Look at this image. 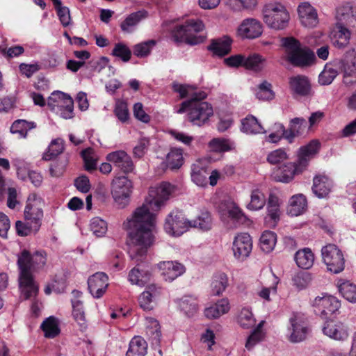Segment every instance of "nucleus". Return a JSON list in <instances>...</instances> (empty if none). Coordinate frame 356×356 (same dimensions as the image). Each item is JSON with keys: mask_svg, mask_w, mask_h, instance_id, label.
I'll list each match as a JSON object with an SVG mask.
<instances>
[{"mask_svg": "<svg viewBox=\"0 0 356 356\" xmlns=\"http://www.w3.org/2000/svg\"><path fill=\"white\" fill-rule=\"evenodd\" d=\"M320 148L318 140H313L307 145L301 147L298 153V159L293 163H287L275 169L273 177L277 181L289 183L297 175L303 172L310 160L317 154Z\"/></svg>", "mask_w": 356, "mask_h": 356, "instance_id": "f03ea898", "label": "nucleus"}, {"mask_svg": "<svg viewBox=\"0 0 356 356\" xmlns=\"http://www.w3.org/2000/svg\"><path fill=\"white\" fill-rule=\"evenodd\" d=\"M237 323L243 329L253 327L256 323V319L251 309L243 307L236 317Z\"/></svg>", "mask_w": 356, "mask_h": 356, "instance_id": "ea45409f", "label": "nucleus"}, {"mask_svg": "<svg viewBox=\"0 0 356 356\" xmlns=\"http://www.w3.org/2000/svg\"><path fill=\"white\" fill-rule=\"evenodd\" d=\"M81 156L85 163L86 170L92 171L96 168L97 161L94 158V151L92 148H87L81 152Z\"/></svg>", "mask_w": 356, "mask_h": 356, "instance_id": "680f3d73", "label": "nucleus"}, {"mask_svg": "<svg viewBox=\"0 0 356 356\" xmlns=\"http://www.w3.org/2000/svg\"><path fill=\"white\" fill-rule=\"evenodd\" d=\"M270 84L266 81L259 86L256 97L260 100H270L274 97V93L270 88Z\"/></svg>", "mask_w": 356, "mask_h": 356, "instance_id": "e2e57ef3", "label": "nucleus"}, {"mask_svg": "<svg viewBox=\"0 0 356 356\" xmlns=\"http://www.w3.org/2000/svg\"><path fill=\"white\" fill-rule=\"evenodd\" d=\"M340 65L343 74V83L346 86L355 83L356 82V47L346 52Z\"/></svg>", "mask_w": 356, "mask_h": 356, "instance_id": "4468645a", "label": "nucleus"}, {"mask_svg": "<svg viewBox=\"0 0 356 356\" xmlns=\"http://www.w3.org/2000/svg\"><path fill=\"white\" fill-rule=\"evenodd\" d=\"M336 19L339 23L352 24L356 27V5L350 1L339 4L336 8Z\"/></svg>", "mask_w": 356, "mask_h": 356, "instance_id": "4be33fe9", "label": "nucleus"}, {"mask_svg": "<svg viewBox=\"0 0 356 356\" xmlns=\"http://www.w3.org/2000/svg\"><path fill=\"white\" fill-rule=\"evenodd\" d=\"M151 273L148 270H140L137 267L132 268L128 275V280L131 284L139 286H145L149 280Z\"/></svg>", "mask_w": 356, "mask_h": 356, "instance_id": "c9c22d12", "label": "nucleus"}, {"mask_svg": "<svg viewBox=\"0 0 356 356\" xmlns=\"http://www.w3.org/2000/svg\"><path fill=\"white\" fill-rule=\"evenodd\" d=\"M228 277L224 273H218L213 277L211 292L213 296L221 295L228 286Z\"/></svg>", "mask_w": 356, "mask_h": 356, "instance_id": "e433bc0d", "label": "nucleus"}, {"mask_svg": "<svg viewBox=\"0 0 356 356\" xmlns=\"http://www.w3.org/2000/svg\"><path fill=\"white\" fill-rule=\"evenodd\" d=\"M338 67L333 63H327L320 74L318 81L321 85L330 84L338 75Z\"/></svg>", "mask_w": 356, "mask_h": 356, "instance_id": "a18cd8bd", "label": "nucleus"}, {"mask_svg": "<svg viewBox=\"0 0 356 356\" xmlns=\"http://www.w3.org/2000/svg\"><path fill=\"white\" fill-rule=\"evenodd\" d=\"M156 44L155 40H148L135 44L133 47L134 54L138 58H145L148 56L152 49Z\"/></svg>", "mask_w": 356, "mask_h": 356, "instance_id": "49530a36", "label": "nucleus"}, {"mask_svg": "<svg viewBox=\"0 0 356 356\" xmlns=\"http://www.w3.org/2000/svg\"><path fill=\"white\" fill-rule=\"evenodd\" d=\"M291 327L289 340L293 343L300 342L306 339L308 333V323L304 314L294 313L289 319Z\"/></svg>", "mask_w": 356, "mask_h": 356, "instance_id": "ddd939ff", "label": "nucleus"}, {"mask_svg": "<svg viewBox=\"0 0 356 356\" xmlns=\"http://www.w3.org/2000/svg\"><path fill=\"white\" fill-rule=\"evenodd\" d=\"M297 10L300 24L303 26L314 28L318 25L319 21L317 10L310 3H300Z\"/></svg>", "mask_w": 356, "mask_h": 356, "instance_id": "f3484780", "label": "nucleus"}, {"mask_svg": "<svg viewBox=\"0 0 356 356\" xmlns=\"http://www.w3.org/2000/svg\"><path fill=\"white\" fill-rule=\"evenodd\" d=\"M312 275L308 272H298L292 277L293 286L298 291L305 289L312 282Z\"/></svg>", "mask_w": 356, "mask_h": 356, "instance_id": "8fccbe9b", "label": "nucleus"}, {"mask_svg": "<svg viewBox=\"0 0 356 356\" xmlns=\"http://www.w3.org/2000/svg\"><path fill=\"white\" fill-rule=\"evenodd\" d=\"M289 85L291 89L296 94L301 96L308 95L311 90V86L308 79L302 75L293 76L290 79Z\"/></svg>", "mask_w": 356, "mask_h": 356, "instance_id": "c85d7f7f", "label": "nucleus"}, {"mask_svg": "<svg viewBox=\"0 0 356 356\" xmlns=\"http://www.w3.org/2000/svg\"><path fill=\"white\" fill-rule=\"evenodd\" d=\"M133 191V183L125 175H116L111 183L112 197L120 207L124 208L129 201Z\"/></svg>", "mask_w": 356, "mask_h": 356, "instance_id": "1a4fd4ad", "label": "nucleus"}, {"mask_svg": "<svg viewBox=\"0 0 356 356\" xmlns=\"http://www.w3.org/2000/svg\"><path fill=\"white\" fill-rule=\"evenodd\" d=\"M350 35V30L343 24L337 22L331 33L330 38L335 47L343 49L349 44Z\"/></svg>", "mask_w": 356, "mask_h": 356, "instance_id": "b1692460", "label": "nucleus"}, {"mask_svg": "<svg viewBox=\"0 0 356 356\" xmlns=\"http://www.w3.org/2000/svg\"><path fill=\"white\" fill-rule=\"evenodd\" d=\"M241 130L247 134H259L266 132L258 120L251 115L241 120Z\"/></svg>", "mask_w": 356, "mask_h": 356, "instance_id": "2f4dec72", "label": "nucleus"}, {"mask_svg": "<svg viewBox=\"0 0 356 356\" xmlns=\"http://www.w3.org/2000/svg\"><path fill=\"white\" fill-rule=\"evenodd\" d=\"M157 266L161 270V275L163 279L170 282L182 275L186 271L185 266L175 261H161Z\"/></svg>", "mask_w": 356, "mask_h": 356, "instance_id": "aec40b11", "label": "nucleus"}, {"mask_svg": "<svg viewBox=\"0 0 356 356\" xmlns=\"http://www.w3.org/2000/svg\"><path fill=\"white\" fill-rule=\"evenodd\" d=\"M322 330L325 335L336 341H343L349 336L348 327L340 321H327Z\"/></svg>", "mask_w": 356, "mask_h": 356, "instance_id": "6ab92c4d", "label": "nucleus"}, {"mask_svg": "<svg viewBox=\"0 0 356 356\" xmlns=\"http://www.w3.org/2000/svg\"><path fill=\"white\" fill-rule=\"evenodd\" d=\"M114 113L118 120L122 123L127 122L129 118L127 105L124 102L118 103L115 106Z\"/></svg>", "mask_w": 356, "mask_h": 356, "instance_id": "774afa93", "label": "nucleus"}, {"mask_svg": "<svg viewBox=\"0 0 356 356\" xmlns=\"http://www.w3.org/2000/svg\"><path fill=\"white\" fill-rule=\"evenodd\" d=\"M167 162L171 169L180 168L183 164V152L181 148H172L167 155Z\"/></svg>", "mask_w": 356, "mask_h": 356, "instance_id": "3c124183", "label": "nucleus"}, {"mask_svg": "<svg viewBox=\"0 0 356 356\" xmlns=\"http://www.w3.org/2000/svg\"><path fill=\"white\" fill-rule=\"evenodd\" d=\"M111 55L120 58L123 62H128L131 58V51L125 44L118 42L115 44Z\"/></svg>", "mask_w": 356, "mask_h": 356, "instance_id": "bf43d9fd", "label": "nucleus"}, {"mask_svg": "<svg viewBox=\"0 0 356 356\" xmlns=\"http://www.w3.org/2000/svg\"><path fill=\"white\" fill-rule=\"evenodd\" d=\"M295 261L298 267L303 269L310 268L314 262V254L309 248H304L296 252Z\"/></svg>", "mask_w": 356, "mask_h": 356, "instance_id": "7c9ffc66", "label": "nucleus"}, {"mask_svg": "<svg viewBox=\"0 0 356 356\" xmlns=\"http://www.w3.org/2000/svg\"><path fill=\"white\" fill-rule=\"evenodd\" d=\"M331 180L325 175H317L314 178L312 191L319 198L325 197L332 188Z\"/></svg>", "mask_w": 356, "mask_h": 356, "instance_id": "bb28decb", "label": "nucleus"}, {"mask_svg": "<svg viewBox=\"0 0 356 356\" xmlns=\"http://www.w3.org/2000/svg\"><path fill=\"white\" fill-rule=\"evenodd\" d=\"M90 229L97 237L103 236L107 231V223L99 217L93 218L90 221Z\"/></svg>", "mask_w": 356, "mask_h": 356, "instance_id": "052dcab7", "label": "nucleus"}, {"mask_svg": "<svg viewBox=\"0 0 356 356\" xmlns=\"http://www.w3.org/2000/svg\"><path fill=\"white\" fill-rule=\"evenodd\" d=\"M147 349L146 341L140 336H135L129 343L126 356H145Z\"/></svg>", "mask_w": 356, "mask_h": 356, "instance_id": "473e14b6", "label": "nucleus"}, {"mask_svg": "<svg viewBox=\"0 0 356 356\" xmlns=\"http://www.w3.org/2000/svg\"><path fill=\"white\" fill-rule=\"evenodd\" d=\"M311 304L315 313L323 319L330 318L341 307V302L336 297L326 293H323L321 296H316Z\"/></svg>", "mask_w": 356, "mask_h": 356, "instance_id": "9d476101", "label": "nucleus"}, {"mask_svg": "<svg viewBox=\"0 0 356 356\" xmlns=\"http://www.w3.org/2000/svg\"><path fill=\"white\" fill-rule=\"evenodd\" d=\"M281 41L286 59L293 66L306 67L315 63V54L309 48L302 47L295 38H283Z\"/></svg>", "mask_w": 356, "mask_h": 356, "instance_id": "20e7f679", "label": "nucleus"}, {"mask_svg": "<svg viewBox=\"0 0 356 356\" xmlns=\"http://www.w3.org/2000/svg\"><path fill=\"white\" fill-rule=\"evenodd\" d=\"M72 315L74 320L79 325L81 330H85L87 327V324L83 302H74V306H72Z\"/></svg>", "mask_w": 356, "mask_h": 356, "instance_id": "6e6d98bb", "label": "nucleus"}, {"mask_svg": "<svg viewBox=\"0 0 356 356\" xmlns=\"http://www.w3.org/2000/svg\"><path fill=\"white\" fill-rule=\"evenodd\" d=\"M263 20L271 29H284L289 24L290 15L286 8L279 2H271L264 6Z\"/></svg>", "mask_w": 356, "mask_h": 356, "instance_id": "423d86ee", "label": "nucleus"}, {"mask_svg": "<svg viewBox=\"0 0 356 356\" xmlns=\"http://www.w3.org/2000/svg\"><path fill=\"white\" fill-rule=\"evenodd\" d=\"M172 89L179 94L181 99L188 97V99H192L198 93V91H196L194 87L177 83H172Z\"/></svg>", "mask_w": 356, "mask_h": 356, "instance_id": "4d7b16f0", "label": "nucleus"}, {"mask_svg": "<svg viewBox=\"0 0 356 356\" xmlns=\"http://www.w3.org/2000/svg\"><path fill=\"white\" fill-rule=\"evenodd\" d=\"M148 246H129L128 254L132 260L142 261L147 253Z\"/></svg>", "mask_w": 356, "mask_h": 356, "instance_id": "0e129e2a", "label": "nucleus"}, {"mask_svg": "<svg viewBox=\"0 0 356 356\" xmlns=\"http://www.w3.org/2000/svg\"><path fill=\"white\" fill-rule=\"evenodd\" d=\"M207 97L204 91L198 93L192 99H188L181 104L178 113L187 112V118L193 125L202 127L207 124L209 118L213 115L212 106L202 100Z\"/></svg>", "mask_w": 356, "mask_h": 356, "instance_id": "7ed1b4c3", "label": "nucleus"}, {"mask_svg": "<svg viewBox=\"0 0 356 356\" xmlns=\"http://www.w3.org/2000/svg\"><path fill=\"white\" fill-rule=\"evenodd\" d=\"M229 303L227 299H221L215 305L204 309V315L207 318H218L222 315L227 313L229 310Z\"/></svg>", "mask_w": 356, "mask_h": 356, "instance_id": "c756f323", "label": "nucleus"}, {"mask_svg": "<svg viewBox=\"0 0 356 356\" xmlns=\"http://www.w3.org/2000/svg\"><path fill=\"white\" fill-rule=\"evenodd\" d=\"M191 222L190 227L198 228L202 231L211 229L213 225L211 215L207 211H202L195 220Z\"/></svg>", "mask_w": 356, "mask_h": 356, "instance_id": "79ce46f5", "label": "nucleus"}, {"mask_svg": "<svg viewBox=\"0 0 356 356\" xmlns=\"http://www.w3.org/2000/svg\"><path fill=\"white\" fill-rule=\"evenodd\" d=\"M338 289L341 296L352 303L356 302V285L349 281L338 282Z\"/></svg>", "mask_w": 356, "mask_h": 356, "instance_id": "c03bdc74", "label": "nucleus"}, {"mask_svg": "<svg viewBox=\"0 0 356 356\" xmlns=\"http://www.w3.org/2000/svg\"><path fill=\"white\" fill-rule=\"evenodd\" d=\"M190 223L191 222L187 220L181 212L172 211L165 218L164 229L170 236H179L188 230Z\"/></svg>", "mask_w": 356, "mask_h": 356, "instance_id": "f8f14e48", "label": "nucleus"}, {"mask_svg": "<svg viewBox=\"0 0 356 356\" xmlns=\"http://www.w3.org/2000/svg\"><path fill=\"white\" fill-rule=\"evenodd\" d=\"M208 175L207 169L200 166V163H195L192 165L191 179L196 185L202 187L206 186Z\"/></svg>", "mask_w": 356, "mask_h": 356, "instance_id": "a19ab883", "label": "nucleus"}, {"mask_svg": "<svg viewBox=\"0 0 356 356\" xmlns=\"http://www.w3.org/2000/svg\"><path fill=\"white\" fill-rule=\"evenodd\" d=\"M204 26L202 21L189 19L184 24L176 26L172 31V37L177 42H184L195 45L201 43L203 38L197 34L203 31Z\"/></svg>", "mask_w": 356, "mask_h": 356, "instance_id": "0eeeda50", "label": "nucleus"}, {"mask_svg": "<svg viewBox=\"0 0 356 356\" xmlns=\"http://www.w3.org/2000/svg\"><path fill=\"white\" fill-rule=\"evenodd\" d=\"M162 289L155 284L149 285L138 298L139 305L144 310H151L156 300L161 296Z\"/></svg>", "mask_w": 356, "mask_h": 356, "instance_id": "5701e85b", "label": "nucleus"}, {"mask_svg": "<svg viewBox=\"0 0 356 356\" xmlns=\"http://www.w3.org/2000/svg\"><path fill=\"white\" fill-rule=\"evenodd\" d=\"M60 333V321L54 316L46 318V338H55Z\"/></svg>", "mask_w": 356, "mask_h": 356, "instance_id": "864d4df0", "label": "nucleus"}, {"mask_svg": "<svg viewBox=\"0 0 356 356\" xmlns=\"http://www.w3.org/2000/svg\"><path fill=\"white\" fill-rule=\"evenodd\" d=\"M209 146L211 151L219 153L227 152L232 148L229 140L222 138H213Z\"/></svg>", "mask_w": 356, "mask_h": 356, "instance_id": "13d9d810", "label": "nucleus"}, {"mask_svg": "<svg viewBox=\"0 0 356 356\" xmlns=\"http://www.w3.org/2000/svg\"><path fill=\"white\" fill-rule=\"evenodd\" d=\"M106 160L125 175L134 173L135 165L130 155L124 150H117L106 155Z\"/></svg>", "mask_w": 356, "mask_h": 356, "instance_id": "2eb2a0df", "label": "nucleus"}, {"mask_svg": "<svg viewBox=\"0 0 356 356\" xmlns=\"http://www.w3.org/2000/svg\"><path fill=\"white\" fill-rule=\"evenodd\" d=\"M41 224L36 221L29 220L25 218V222L18 220L15 223V228L17 235L26 236L32 233L38 232Z\"/></svg>", "mask_w": 356, "mask_h": 356, "instance_id": "4c0bfd02", "label": "nucleus"}, {"mask_svg": "<svg viewBox=\"0 0 356 356\" xmlns=\"http://www.w3.org/2000/svg\"><path fill=\"white\" fill-rule=\"evenodd\" d=\"M44 206V203L41 197H38L35 195L29 196L24 209L25 218L36 221L42 225Z\"/></svg>", "mask_w": 356, "mask_h": 356, "instance_id": "a211bd4d", "label": "nucleus"}, {"mask_svg": "<svg viewBox=\"0 0 356 356\" xmlns=\"http://www.w3.org/2000/svg\"><path fill=\"white\" fill-rule=\"evenodd\" d=\"M306 208V197L302 194L295 195L290 200L288 213L291 216H298L303 213Z\"/></svg>", "mask_w": 356, "mask_h": 356, "instance_id": "72a5a7b5", "label": "nucleus"}, {"mask_svg": "<svg viewBox=\"0 0 356 356\" xmlns=\"http://www.w3.org/2000/svg\"><path fill=\"white\" fill-rule=\"evenodd\" d=\"M146 334L148 337L152 346H159L161 341V332L159 322L150 318L147 319V325L146 327Z\"/></svg>", "mask_w": 356, "mask_h": 356, "instance_id": "f704fd0d", "label": "nucleus"}, {"mask_svg": "<svg viewBox=\"0 0 356 356\" xmlns=\"http://www.w3.org/2000/svg\"><path fill=\"white\" fill-rule=\"evenodd\" d=\"M266 203V198L262 192L259 190L252 191L250 195V202L247 205L249 210L257 211L264 207Z\"/></svg>", "mask_w": 356, "mask_h": 356, "instance_id": "603ef678", "label": "nucleus"}, {"mask_svg": "<svg viewBox=\"0 0 356 356\" xmlns=\"http://www.w3.org/2000/svg\"><path fill=\"white\" fill-rule=\"evenodd\" d=\"M231 44L232 40L227 36H224L213 40L208 47V49L214 55L222 57L230 52Z\"/></svg>", "mask_w": 356, "mask_h": 356, "instance_id": "cd10ccee", "label": "nucleus"}, {"mask_svg": "<svg viewBox=\"0 0 356 356\" xmlns=\"http://www.w3.org/2000/svg\"><path fill=\"white\" fill-rule=\"evenodd\" d=\"M65 279L62 275H56L46 286V295H49L51 293H62L65 291Z\"/></svg>", "mask_w": 356, "mask_h": 356, "instance_id": "de8ad7c7", "label": "nucleus"}, {"mask_svg": "<svg viewBox=\"0 0 356 356\" xmlns=\"http://www.w3.org/2000/svg\"><path fill=\"white\" fill-rule=\"evenodd\" d=\"M289 159L285 149L280 148L270 152L267 156V161L270 164H277Z\"/></svg>", "mask_w": 356, "mask_h": 356, "instance_id": "69168bd1", "label": "nucleus"}, {"mask_svg": "<svg viewBox=\"0 0 356 356\" xmlns=\"http://www.w3.org/2000/svg\"><path fill=\"white\" fill-rule=\"evenodd\" d=\"M280 204L278 197L274 194H270L267 203V216L266 221L270 226L275 227L280 219Z\"/></svg>", "mask_w": 356, "mask_h": 356, "instance_id": "393cba45", "label": "nucleus"}, {"mask_svg": "<svg viewBox=\"0 0 356 356\" xmlns=\"http://www.w3.org/2000/svg\"><path fill=\"white\" fill-rule=\"evenodd\" d=\"M227 213L231 219L238 222L243 223L245 221V216L242 211L234 204H230L227 207Z\"/></svg>", "mask_w": 356, "mask_h": 356, "instance_id": "338daca9", "label": "nucleus"}, {"mask_svg": "<svg viewBox=\"0 0 356 356\" xmlns=\"http://www.w3.org/2000/svg\"><path fill=\"white\" fill-rule=\"evenodd\" d=\"M175 190V186L168 182L149 188L143 204L122 223L132 243L153 245L159 242L156 236V213L165 207Z\"/></svg>", "mask_w": 356, "mask_h": 356, "instance_id": "f257e3e1", "label": "nucleus"}, {"mask_svg": "<svg viewBox=\"0 0 356 356\" xmlns=\"http://www.w3.org/2000/svg\"><path fill=\"white\" fill-rule=\"evenodd\" d=\"M147 17V12L142 10L129 15L120 24L121 30L127 33L135 31L138 24Z\"/></svg>", "mask_w": 356, "mask_h": 356, "instance_id": "a878e982", "label": "nucleus"}, {"mask_svg": "<svg viewBox=\"0 0 356 356\" xmlns=\"http://www.w3.org/2000/svg\"><path fill=\"white\" fill-rule=\"evenodd\" d=\"M321 255L329 271L337 274L343 270L345 259L338 246H323Z\"/></svg>", "mask_w": 356, "mask_h": 356, "instance_id": "9b49d317", "label": "nucleus"}, {"mask_svg": "<svg viewBox=\"0 0 356 356\" xmlns=\"http://www.w3.org/2000/svg\"><path fill=\"white\" fill-rule=\"evenodd\" d=\"M36 124L34 122H29L25 120H17L10 127V131L13 134H19L21 138L27 137L28 131L35 128Z\"/></svg>", "mask_w": 356, "mask_h": 356, "instance_id": "58836bf2", "label": "nucleus"}, {"mask_svg": "<svg viewBox=\"0 0 356 356\" xmlns=\"http://www.w3.org/2000/svg\"><path fill=\"white\" fill-rule=\"evenodd\" d=\"M265 59L257 54H254L248 57L244 56V67L246 69L255 72L261 71L264 66Z\"/></svg>", "mask_w": 356, "mask_h": 356, "instance_id": "09e8293b", "label": "nucleus"}, {"mask_svg": "<svg viewBox=\"0 0 356 356\" xmlns=\"http://www.w3.org/2000/svg\"><path fill=\"white\" fill-rule=\"evenodd\" d=\"M64 140L60 138L53 140L46 151V160L56 158L64 150Z\"/></svg>", "mask_w": 356, "mask_h": 356, "instance_id": "5fc2aeb1", "label": "nucleus"}, {"mask_svg": "<svg viewBox=\"0 0 356 356\" xmlns=\"http://www.w3.org/2000/svg\"><path fill=\"white\" fill-rule=\"evenodd\" d=\"M180 309L188 316H193L197 311V300L191 296H185L179 302Z\"/></svg>", "mask_w": 356, "mask_h": 356, "instance_id": "37998d69", "label": "nucleus"}, {"mask_svg": "<svg viewBox=\"0 0 356 356\" xmlns=\"http://www.w3.org/2000/svg\"><path fill=\"white\" fill-rule=\"evenodd\" d=\"M263 32L262 24L254 18H247L243 20L238 29L241 37L247 39H254L259 37Z\"/></svg>", "mask_w": 356, "mask_h": 356, "instance_id": "412c9836", "label": "nucleus"}, {"mask_svg": "<svg viewBox=\"0 0 356 356\" xmlns=\"http://www.w3.org/2000/svg\"><path fill=\"white\" fill-rule=\"evenodd\" d=\"M17 264L20 270L19 287L25 299H28L35 296L38 292V286L31 275L34 263L28 251L24 250L18 257Z\"/></svg>", "mask_w": 356, "mask_h": 356, "instance_id": "39448f33", "label": "nucleus"}, {"mask_svg": "<svg viewBox=\"0 0 356 356\" xmlns=\"http://www.w3.org/2000/svg\"><path fill=\"white\" fill-rule=\"evenodd\" d=\"M49 108L63 119H72L74 117V101L67 94L56 90L48 97Z\"/></svg>", "mask_w": 356, "mask_h": 356, "instance_id": "6e6552de", "label": "nucleus"}, {"mask_svg": "<svg viewBox=\"0 0 356 356\" xmlns=\"http://www.w3.org/2000/svg\"><path fill=\"white\" fill-rule=\"evenodd\" d=\"M108 286V277L104 272H97L88 279V288L95 298H100Z\"/></svg>", "mask_w": 356, "mask_h": 356, "instance_id": "dca6fc26", "label": "nucleus"}]
</instances>
